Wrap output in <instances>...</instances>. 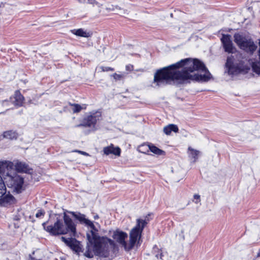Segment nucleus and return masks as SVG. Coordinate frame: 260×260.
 I'll use <instances>...</instances> for the list:
<instances>
[{"instance_id":"1","label":"nucleus","mask_w":260,"mask_h":260,"mask_svg":"<svg viewBox=\"0 0 260 260\" xmlns=\"http://www.w3.org/2000/svg\"><path fill=\"white\" fill-rule=\"evenodd\" d=\"M212 78L203 62L196 58H185L158 70L154 76V82L161 86L175 83L183 84L188 80L208 82Z\"/></svg>"},{"instance_id":"2","label":"nucleus","mask_w":260,"mask_h":260,"mask_svg":"<svg viewBox=\"0 0 260 260\" xmlns=\"http://www.w3.org/2000/svg\"><path fill=\"white\" fill-rule=\"evenodd\" d=\"M98 230H90L86 234V250L84 253L85 256L91 258L94 254L100 257L107 258L110 255L111 249L116 247L115 242L106 236H100Z\"/></svg>"},{"instance_id":"3","label":"nucleus","mask_w":260,"mask_h":260,"mask_svg":"<svg viewBox=\"0 0 260 260\" xmlns=\"http://www.w3.org/2000/svg\"><path fill=\"white\" fill-rule=\"evenodd\" d=\"M63 223L57 219L53 225H46L48 221L42 223L44 229L51 235L56 236L70 233L75 236L76 233V226L73 220L66 213L63 214Z\"/></svg>"},{"instance_id":"4","label":"nucleus","mask_w":260,"mask_h":260,"mask_svg":"<svg viewBox=\"0 0 260 260\" xmlns=\"http://www.w3.org/2000/svg\"><path fill=\"white\" fill-rule=\"evenodd\" d=\"M248 58L237 53L235 55H231L227 58L225 66L231 74H237L249 69L248 65Z\"/></svg>"},{"instance_id":"5","label":"nucleus","mask_w":260,"mask_h":260,"mask_svg":"<svg viewBox=\"0 0 260 260\" xmlns=\"http://www.w3.org/2000/svg\"><path fill=\"white\" fill-rule=\"evenodd\" d=\"M3 162L4 163H7L8 165V170L6 171L4 176H2L5 184H6L8 187L13 188L14 191L17 193H21L24 190L23 187L24 183L23 178L17 175H15L14 176L10 175L9 171L13 166V163L7 161Z\"/></svg>"},{"instance_id":"6","label":"nucleus","mask_w":260,"mask_h":260,"mask_svg":"<svg viewBox=\"0 0 260 260\" xmlns=\"http://www.w3.org/2000/svg\"><path fill=\"white\" fill-rule=\"evenodd\" d=\"M8 167L7 163L0 162V204L4 207L13 204L15 201V198L12 195L9 193L7 194L6 184L2 178V176L8 170Z\"/></svg>"},{"instance_id":"7","label":"nucleus","mask_w":260,"mask_h":260,"mask_svg":"<svg viewBox=\"0 0 260 260\" xmlns=\"http://www.w3.org/2000/svg\"><path fill=\"white\" fill-rule=\"evenodd\" d=\"M234 41L240 49L252 54L257 48V46L251 39H248L239 34L234 36Z\"/></svg>"},{"instance_id":"8","label":"nucleus","mask_w":260,"mask_h":260,"mask_svg":"<svg viewBox=\"0 0 260 260\" xmlns=\"http://www.w3.org/2000/svg\"><path fill=\"white\" fill-rule=\"evenodd\" d=\"M147 224V221L145 220L138 219L136 225L132 229L129 233V243L127 250L133 248L138 239H140L141 234L145 226Z\"/></svg>"},{"instance_id":"9","label":"nucleus","mask_w":260,"mask_h":260,"mask_svg":"<svg viewBox=\"0 0 260 260\" xmlns=\"http://www.w3.org/2000/svg\"><path fill=\"white\" fill-rule=\"evenodd\" d=\"M100 116L101 115L98 113L88 115L84 118L82 123L78 124L76 126L94 127Z\"/></svg>"},{"instance_id":"10","label":"nucleus","mask_w":260,"mask_h":260,"mask_svg":"<svg viewBox=\"0 0 260 260\" xmlns=\"http://www.w3.org/2000/svg\"><path fill=\"white\" fill-rule=\"evenodd\" d=\"M69 213L72 214L75 219L80 222V223L84 224L85 225L89 226L91 229L90 230L96 231V228L93 222L90 220L86 218L84 214H81L80 212L73 211H69Z\"/></svg>"},{"instance_id":"11","label":"nucleus","mask_w":260,"mask_h":260,"mask_svg":"<svg viewBox=\"0 0 260 260\" xmlns=\"http://www.w3.org/2000/svg\"><path fill=\"white\" fill-rule=\"evenodd\" d=\"M112 237L117 242L121 244L125 250H127L128 244L125 241V239L127 237V234L126 233L119 230H116L114 232Z\"/></svg>"},{"instance_id":"12","label":"nucleus","mask_w":260,"mask_h":260,"mask_svg":"<svg viewBox=\"0 0 260 260\" xmlns=\"http://www.w3.org/2000/svg\"><path fill=\"white\" fill-rule=\"evenodd\" d=\"M221 42L222 43L224 51L229 53H232L235 47L233 46L232 41L231 40V36L230 35H222L221 38Z\"/></svg>"},{"instance_id":"13","label":"nucleus","mask_w":260,"mask_h":260,"mask_svg":"<svg viewBox=\"0 0 260 260\" xmlns=\"http://www.w3.org/2000/svg\"><path fill=\"white\" fill-rule=\"evenodd\" d=\"M103 152L107 155L112 154L116 156H120L121 150L119 147H115L113 144H111L109 146L104 147Z\"/></svg>"},{"instance_id":"14","label":"nucleus","mask_w":260,"mask_h":260,"mask_svg":"<svg viewBox=\"0 0 260 260\" xmlns=\"http://www.w3.org/2000/svg\"><path fill=\"white\" fill-rule=\"evenodd\" d=\"M12 102L17 106L20 107L22 106L24 101V97L21 94L19 90L15 92L13 98H11Z\"/></svg>"},{"instance_id":"15","label":"nucleus","mask_w":260,"mask_h":260,"mask_svg":"<svg viewBox=\"0 0 260 260\" xmlns=\"http://www.w3.org/2000/svg\"><path fill=\"white\" fill-rule=\"evenodd\" d=\"M15 168L18 172L29 173L31 170L27 164L23 162H17L15 165Z\"/></svg>"},{"instance_id":"16","label":"nucleus","mask_w":260,"mask_h":260,"mask_svg":"<svg viewBox=\"0 0 260 260\" xmlns=\"http://www.w3.org/2000/svg\"><path fill=\"white\" fill-rule=\"evenodd\" d=\"M71 32L77 36L81 37L88 38L91 36V34L90 32L84 31L82 28L71 30Z\"/></svg>"},{"instance_id":"17","label":"nucleus","mask_w":260,"mask_h":260,"mask_svg":"<svg viewBox=\"0 0 260 260\" xmlns=\"http://www.w3.org/2000/svg\"><path fill=\"white\" fill-rule=\"evenodd\" d=\"M259 50L258 51V61H254L252 63V70L255 73L259 75L260 74V39L259 40Z\"/></svg>"},{"instance_id":"18","label":"nucleus","mask_w":260,"mask_h":260,"mask_svg":"<svg viewBox=\"0 0 260 260\" xmlns=\"http://www.w3.org/2000/svg\"><path fill=\"white\" fill-rule=\"evenodd\" d=\"M70 247L74 251L77 253H79L80 252H83L82 250V246L80 244V243L77 241L76 239H74Z\"/></svg>"},{"instance_id":"19","label":"nucleus","mask_w":260,"mask_h":260,"mask_svg":"<svg viewBox=\"0 0 260 260\" xmlns=\"http://www.w3.org/2000/svg\"><path fill=\"white\" fill-rule=\"evenodd\" d=\"M163 131L167 135H169L172 132H178V127L176 125L170 124L164 127Z\"/></svg>"},{"instance_id":"20","label":"nucleus","mask_w":260,"mask_h":260,"mask_svg":"<svg viewBox=\"0 0 260 260\" xmlns=\"http://www.w3.org/2000/svg\"><path fill=\"white\" fill-rule=\"evenodd\" d=\"M148 148L149 149V151L152 152V153L158 155H162L165 154V152L159 148H157L155 146H154L153 144L151 143H148Z\"/></svg>"},{"instance_id":"21","label":"nucleus","mask_w":260,"mask_h":260,"mask_svg":"<svg viewBox=\"0 0 260 260\" xmlns=\"http://www.w3.org/2000/svg\"><path fill=\"white\" fill-rule=\"evenodd\" d=\"M18 135L16 132L13 131H6L3 133L2 137L10 140L16 139Z\"/></svg>"},{"instance_id":"22","label":"nucleus","mask_w":260,"mask_h":260,"mask_svg":"<svg viewBox=\"0 0 260 260\" xmlns=\"http://www.w3.org/2000/svg\"><path fill=\"white\" fill-rule=\"evenodd\" d=\"M188 151H190L189 153V156L193 158V162H196L198 159V156L200 153V151L192 148L191 147H189L188 148Z\"/></svg>"},{"instance_id":"23","label":"nucleus","mask_w":260,"mask_h":260,"mask_svg":"<svg viewBox=\"0 0 260 260\" xmlns=\"http://www.w3.org/2000/svg\"><path fill=\"white\" fill-rule=\"evenodd\" d=\"M138 150L141 153L146 154L149 151L148 143L147 144L144 143L140 145L138 148Z\"/></svg>"},{"instance_id":"24","label":"nucleus","mask_w":260,"mask_h":260,"mask_svg":"<svg viewBox=\"0 0 260 260\" xmlns=\"http://www.w3.org/2000/svg\"><path fill=\"white\" fill-rule=\"evenodd\" d=\"M153 253L155 254V256L157 258H162L163 254L161 250H159L156 245L153 248Z\"/></svg>"},{"instance_id":"25","label":"nucleus","mask_w":260,"mask_h":260,"mask_svg":"<svg viewBox=\"0 0 260 260\" xmlns=\"http://www.w3.org/2000/svg\"><path fill=\"white\" fill-rule=\"evenodd\" d=\"M69 105L73 107L72 109L73 113H78L82 109V107L79 104L69 103Z\"/></svg>"},{"instance_id":"26","label":"nucleus","mask_w":260,"mask_h":260,"mask_svg":"<svg viewBox=\"0 0 260 260\" xmlns=\"http://www.w3.org/2000/svg\"><path fill=\"white\" fill-rule=\"evenodd\" d=\"M75 239L74 238H66L63 237H61V240L63 242H64L68 246H70L72 243L74 241Z\"/></svg>"},{"instance_id":"27","label":"nucleus","mask_w":260,"mask_h":260,"mask_svg":"<svg viewBox=\"0 0 260 260\" xmlns=\"http://www.w3.org/2000/svg\"><path fill=\"white\" fill-rule=\"evenodd\" d=\"M45 212L43 210H39L36 214V217L37 218H40L41 216H43L45 215Z\"/></svg>"},{"instance_id":"28","label":"nucleus","mask_w":260,"mask_h":260,"mask_svg":"<svg viewBox=\"0 0 260 260\" xmlns=\"http://www.w3.org/2000/svg\"><path fill=\"white\" fill-rule=\"evenodd\" d=\"M102 70L104 72H108V71H113L114 69L111 67H102Z\"/></svg>"},{"instance_id":"29","label":"nucleus","mask_w":260,"mask_h":260,"mask_svg":"<svg viewBox=\"0 0 260 260\" xmlns=\"http://www.w3.org/2000/svg\"><path fill=\"white\" fill-rule=\"evenodd\" d=\"M88 3L91 4L93 5H95L98 6L99 7H100L101 6L99 3H98L94 0H88Z\"/></svg>"},{"instance_id":"30","label":"nucleus","mask_w":260,"mask_h":260,"mask_svg":"<svg viewBox=\"0 0 260 260\" xmlns=\"http://www.w3.org/2000/svg\"><path fill=\"white\" fill-rule=\"evenodd\" d=\"M75 152H77L82 155H85V156H88L89 155V154L87 153V152H84V151H81V150H75L74 151Z\"/></svg>"},{"instance_id":"31","label":"nucleus","mask_w":260,"mask_h":260,"mask_svg":"<svg viewBox=\"0 0 260 260\" xmlns=\"http://www.w3.org/2000/svg\"><path fill=\"white\" fill-rule=\"evenodd\" d=\"M200 196L198 194H194V199L195 200H197V201L196 202V203H198L199 202V201L200 200Z\"/></svg>"},{"instance_id":"32","label":"nucleus","mask_w":260,"mask_h":260,"mask_svg":"<svg viewBox=\"0 0 260 260\" xmlns=\"http://www.w3.org/2000/svg\"><path fill=\"white\" fill-rule=\"evenodd\" d=\"M113 77H114L115 79H119L120 78H121V75H119V74H117L116 73H115L114 75H113Z\"/></svg>"},{"instance_id":"33","label":"nucleus","mask_w":260,"mask_h":260,"mask_svg":"<svg viewBox=\"0 0 260 260\" xmlns=\"http://www.w3.org/2000/svg\"><path fill=\"white\" fill-rule=\"evenodd\" d=\"M133 68V67L132 65L126 66V69L128 71L132 70Z\"/></svg>"},{"instance_id":"34","label":"nucleus","mask_w":260,"mask_h":260,"mask_svg":"<svg viewBox=\"0 0 260 260\" xmlns=\"http://www.w3.org/2000/svg\"><path fill=\"white\" fill-rule=\"evenodd\" d=\"M114 8H118V6H112L111 7H109V8H107V10H108L109 11L114 10Z\"/></svg>"},{"instance_id":"35","label":"nucleus","mask_w":260,"mask_h":260,"mask_svg":"<svg viewBox=\"0 0 260 260\" xmlns=\"http://www.w3.org/2000/svg\"><path fill=\"white\" fill-rule=\"evenodd\" d=\"M94 219L99 218V216L98 215L94 216Z\"/></svg>"},{"instance_id":"36","label":"nucleus","mask_w":260,"mask_h":260,"mask_svg":"<svg viewBox=\"0 0 260 260\" xmlns=\"http://www.w3.org/2000/svg\"><path fill=\"white\" fill-rule=\"evenodd\" d=\"M29 257H30V259H31V260H35V258L32 257L30 255H29Z\"/></svg>"},{"instance_id":"37","label":"nucleus","mask_w":260,"mask_h":260,"mask_svg":"<svg viewBox=\"0 0 260 260\" xmlns=\"http://www.w3.org/2000/svg\"><path fill=\"white\" fill-rule=\"evenodd\" d=\"M79 3H82L83 1L82 0H78Z\"/></svg>"}]
</instances>
